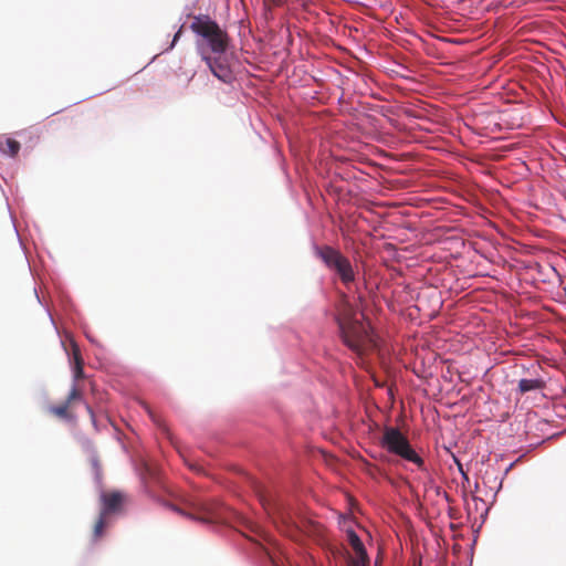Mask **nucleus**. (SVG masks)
I'll use <instances>...</instances> for the list:
<instances>
[{
    "mask_svg": "<svg viewBox=\"0 0 566 566\" xmlns=\"http://www.w3.org/2000/svg\"><path fill=\"white\" fill-rule=\"evenodd\" d=\"M336 323L343 343L353 352L361 355L369 347L371 343L369 328L356 318V313L345 294L337 308Z\"/></svg>",
    "mask_w": 566,
    "mask_h": 566,
    "instance_id": "f257e3e1",
    "label": "nucleus"
},
{
    "mask_svg": "<svg viewBox=\"0 0 566 566\" xmlns=\"http://www.w3.org/2000/svg\"><path fill=\"white\" fill-rule=\"evenodd\" d=\"M314 255L319 259L327 270L334 272L340 282L348 286L356 279V273L350 260L340 250L328 244H315Z\"/></svg>",
    "mask_w": 566,
    "mask_h": 566,
    "instance_id": "f03ea898",
    "label": "nucleus"
},
{
    "mask_svg": "<svg viewBox=\"0 0 566 566\" xmlns=\"http://www.w3.org/2000/svg\"><path fill=\"white\" fill-rule=\"evenodd\" d=\"M190 28L207 42L212 53L221 54L226 52L229 36L216 21L209 17H196Z\"/></svg>",
    "mask_w": 566,
    "mask_h": 566,
    "instance_id": "7ed1b4c3",
    "label": "nucleus"
},
{
    "mask_svg": "<svg viewBox=\"0 0 566 566\" xmlns=\"http://www.w3.org/2000/svg\"><path fill=\"white\" fill-rule=\"evenodd\" d=\"M380 444L388 452L415 463L418 468L424 464L422 458L412 449L407 437L398 428L386 427Z\"/></svg>",
    "mask_w": 566,
    "mask_h": 566,
    "instance_id": "20e7f679",
    "label": "nucleus"
},
{
    "mask_svg": "<svg viewBox=\"0 0 566 566\" xmlns=\"http://www.w3.org/2000/svg\"><path fill=\"white\" fill-rule=\"evenodd\" d=\"M168 507L178 514L202 523H217L222 518V506L210 500H192L187 503L188 511L174 504Z\"/></svg>",
    "mask_w": 566,
    "mask_h": 566,
    "instance_id": "39448f33",
    "label": "nucleus"
},
{
    "mask_svg": "<svg viewBox=\"0 0 566 566\" xmlns=\"http://www.w3.org/2000/svg\"><path fill=\"white\" fill-rule=\"evenodd\" d=\"M198 49L202 60L207 63L209 70L217 78L227 84L233 81V72L228 63L227 57L223 55L224 53L210 56L206 53V50L201 43H198Z\"/></svg>",
    "mask_w": 566,
    "mask_h": 566,
    "instance_id": "423d86ee",
    "label": "nucleus"
},
{
    "mask_svg": "<svg viewBox=\"0 0 566 566\" xmlns=\"http://www.w3.org/2000/svg\"><path fill=\"white\" fill-rule=\"evenodd\" d=\"M83 399V394L80 388L74 384L67 395L66 400L59 405L50 407L49 411L60 419L71 420L73 419V415L70 412L71 406L75 401H81Z\"/></svg>",
    "mask_w": 566,
    "mask_h": 566,
    "instance_id": "0eeeda50",
    "label": "nucleus"
},
{
    "mask_svg": "<svg viewBox=\"0 0 566 566\" xmlns=\"http://www.w3.org/2000/svg\"><path fill=\"white\" fill-rule=\"evenodd\" d=\"M347 539L354 552L349 558V566H369V557L359 536L354 531H348Z\"/></svg>",
    "mask_w": 566,
    "mask_h": 566,
    "instance_id": "6e6552de",
    "label": "nucleus"
},
{
    "mask_svg": "<svg viewBox=\"0 0 566 566\" xmlns=\"http://www.w3.org/2000/svg\"><path fill=\"white\" fill-rule=\"evenodd\" d=\"M103 509L101 513L108 515L112 512L118 510L123 502V495L119 492L105 493L102 495Z\"/></svg>",
    "mask_w": 566,
    "mask_h": 566,
    "instance_id": "1a4fd4ad",
    "label": "nucleus"
},
{
    "mask_svg": "<svg viewBox=\"0 0 566 566\" xmlns=\"http://www.w3.org/2000/svg\"><path fill=\"white\" fill-rule=\"evenodd\" d=\"M72 364H73V377L74 380L82 379L84 377L83 358L81 350L75 343H72Z\"/></svg>",
    "mask_w": 566,
    "mask_h": 566,
    "instance_id": "9d476101",
    "label": "nucleus"
},
{
    "mask_svg": "<svg viewBox=\"0 0 566 566\" xmlns=\"http://www.w3.org/2000/svg\"><path fill=\"white\" fill-rule=\"evenodd\" d=\"M20 143L13 138L0 139V151L14 157L20 151Z\"/></svg>",
    "mask_w": 566,
    "mask_h": 566,
    "instance_id": "9b49d317",
    "label": "nucleus"
},
{
    "mask_svg": "<svg viewBox=\"0 0 566 566\" xmlns=\"http://www.w3.org/2000/svg\"><path fill=\"white\" fill-rule=\"evenodd\" d=\"M544 387V381L542 379H521L518 381V390L521 394H525L527 391L542 389Z\"/></svg>",
    "mask_w": 566,
    "mask_h": 566,
    "instance_id": "f8f14e48",
    "label": "nucleus"
},
{
    "mask_svg": "<svg viewBox=\"0 0 566 566\" xmlns=\"http://www.w3.org/2000/svg\"><path fill=\"white\" fill-rule=\"evenodd\" d=\"M105 518H106V515H103L101 513L98 520L96 521V523L94 525L93 536H94L95 541L98 539L103 534V531L105 527Z\"/></svg>",
    "mask_w": 566,
    "mask_h": 566,
    "instance_id": "ddd939ff",
    "label": "nucleus"
},
{
    "mask_svg": "<svg viewBox=\"0 0 566 566\" xmlns=\"http://www.w3.org/2000/svg\"><path fill=\"white\" fill-rule=\"evenodd\" d=\"M289 0H264V6L268 11H271L273 8H279L287 3Z\"/></svg>",
    "mask_w": 566,
    "mask_h": 566,
    "instance_id": "4468645a",
    "label": "nucleus"
},
{
    "mask_svg": "<svg viewBox=\"0 0 566 566\" xmlns=\"http://www.w3.org/2000/svg\"><path fill=\"white\" fill-rule=\"evenodd\" d=\"M145 407V410L147 411V413L149 415V417L151 418V420L158 426V427H163L164 428V424L161 423L160 419L153 412V410L149 408V406L147 405H144Z\"/></svg>",
    "mask_w": 566,
    "mask_h": 566,
    "instance_id": "2eb2a0df",
    "label": "nucleus"
},
{
    "mask_svg": "<svg viewBox=\"0 0 566 566\" xmlns=\"http://www.w3.org/2000/svg\"><path fill=\"white\" fill-rule=\"evenodd\" d=\"M181 34V29H179V31L175 34L174 36V40H172V43H171V46L172 48L175 45V43L178 41L179 36Z\"/></svg>",
    "mask_w": 566,
    "mask_h": 566,
    "instance_id": "dca6fc26",
    "label": "nucleus"
},
{
    "mask_svg": "<svg viewBox=\"0 0 566 566\" xmlns=\"http://www.w3.org/2000/svg\"><path fill=\"white\" fill-rule=\"evenodd\" d=\"M279 514H280V518L282 520V522H283L284 524H286V527H287V528H290V527H291V525H290V523L285 520V515H284L283 513H281V512H279Z\"/></svg>",
    "mask_w": 566,
    "mask_h": 566,
    "instance_id": "f3484780",
    "label": "nucleus"
},
{
    "mask_svg": "<svg viewBox=\"0 0 566 566\" xmlns=\"http://www.w3.org/2000/svg\"><path fill=\"white\" fill-rule=\"evenodd\" d=\"M86 410L90 413L91 418L94 419V411L90 405H86Z\"/></svg>",
    "mask_w": 566,
    "mask_h": 566,
    "instance_id": "a211bd4d",
    "label": "nucleus"
},
{
    "mask_svg": "<svg viewBox=\"0 0 566 566\" xmlns=\"http://www.w3.org/2000/svg\"><path fill=\"white\" fill-rule=\"evenodd\" d=\"M262 505L268 510V503L265 502V499L261 496Z\"/></svg>",
    "mask_w": 566,
    "mask_h": 566,
    "instance_id": "6ab92c4d",
    "label": "nucleus"
},
{
    "mask_svg": "<svg viewBox=\"0 0 566 566\" xmlns=\"http://www.w3.org/2000/svg\"><path fill=\"white\" fill-rule=\"evenodd\" d=\"M459 470H460L461 474H464L462 467H459Z\"/></svg>",
    "mask_w": 566,
    "mask_h": 566,
    "instance_id": "aec40b11",
    "label": "nucleus"
},
{
    "mask_svg": "<svg viewBox=\"0 0 566 566\" xmlns=\"http://www.w3.org/2000/svg\"><path fill=\"white\" fill-rule=\"evenodd\" d=\"M459 470H460L461 474H464L462 467H459Z\"/></svg>",
    "mask_w": 566,
    "mask_h": 566,
    "instance_id": "412c9836",
    "label": "nucleus"
},
{
    "mask_svg": "<svg viewBox=\"0 0 566 566\" xmlns=\"http://www.w3.org/2000/svg\"><path fill=\"white\" fill-rule=\"evenodd\" d=\"M459 470H460L461 474H464L462 467H459Z\"/></svg>",
    "mask_w": 566,
    "mask_h": 566,
    "instance_id": "4be33fe9",
    "label": "nucleus"
},
{
    "mask_svg": "<svg viewBox=\"0 0 566 566\" xmlns=\"http://www.w3.org/2000/svg\"><path fill=\"white\" fill-rule=\"evenodd\" d=\"M564 292H565V295H566V285L563 287Z\"/></svg>",
    "mask_w": 566,
    "mask_h": 566,
    "instance_id": "5701e85b",
    "label": "nucleus"
}]
</instances>
